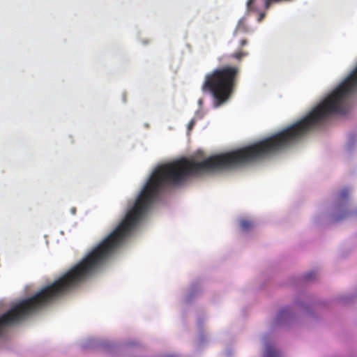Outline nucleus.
I'll use <instances>...</instances> for the list:
<instances>
[{"label": "nucleus", "mask_w": 357, "mask_h": 357, "mask_svg": "<svg viewBox=\"0 0 357 357\" xmlns=\"http://www.w3.org/2000/svg\"><path fill=\"white\" fill-rule=\"evenodd\" d=\"M235 38L239 40V46L241 47L248 44V39L246 38L242 37V36Z\"/></svg>", "instance_id": "nucleus-7"}, {"label": "nucleus", "mask_w": 357, "mask_h": 357, "mask_svg": "<svg viewBox=\"0 0 357 357\" xmlns=\"http://www.w3.org/2000/svg\"><path fill=\"white\" fill-rule=\"evenodd\" d=\"M202 100H199V104H202Z\"/></svg>", "instance_id": "nucleus-14"}, {"label": "nucleus", "mask_w": 357, "mask_h": 357, "mask_svg": "<svg viewBox=\"0 0 357 357\" xmlns=\"http://www.w3.org/2000/svg\"><path fill=\"white\" fill-rule=\"evenodd\" d=\"M240 226L242 229L247 231L252 227V222L248 220H242L240 222Z\"/></svg>", "instance_id": "nucleus-6"}, {"label": "nucleus", "mask_w": 357, "mask_h": 357, "mask_svg": "<svg viewBox=\"0 0 357 357\" xmlns=\"http://www.w3.org/2000/svg\"><path fill=\"white\" fill-rule=\"evenodd\" d=\"M194 121H191L189 123V128L191 129L192 128V126H194Z\"/></svg>", "instance_id": "nucleus-12"}, {"label": "nucleus", "mask_w": 357, "mask_h": 357, "mask_svg": "<svg viewBox=\"0 0 357 357\" xmlns=\"http://www.w3.org/2000/svg\"><path fill=\"white\" fill-rule=\"evenodd\" d=\"M257 0H248L247 2V10L248 12H257L259 11V4L257 3Z\"/></svg>", "instance_id": "nucleus-4"}, {"label": "nucleus", "mask_w": 357, "mask_h": 357, "mask_svg": "<svg viewBox=\"0 0 357 357\" xmlns=\"http://www.w3.org/2000/svg\"><path fill=\"white\" fill-rule=\"evenodd\" d=\"M346 215L344 214V215H339L336 218V220H340L341 219H342Z\"/></svg>", "instance_id": "nucleus-11"}, {"label": "nucleus", "mask_w": 357, "mask_h": 357, "mask_svg": "<svg viewBox=\"0 0 357 357\" xmlns=\"http://www.w3.org/2000/svg\"><path fill=\"white\" fill-rule=\"evenodd\" d=\"M316 274L317 273L315 271H311V272L307 273L305 275V278L306 280H311L315 277Z\"/></svg>", "instance_id": "nucleus-8"}, {"label": "nucleus", "mask_w": 357, "mask_h": 357, "mask_svg": "<svg viewBox=\"0 0 357 357\" xmlns=\"http://www.w3.org/2000/svg\"><path fill=\"white\" fill-rule=\"evenodd\" d=\"M250 31V29L245 22V19H241L234 30V36L238 37Z\"/></svg>", "instance_id": "nucleus-2"}, {"label": "nucleus", "mask_w": 357, "mask_h": 357, "mask_svg": "<svg viewBox=\"0 0 357 357\" xmlns=\"http://www.w3.org/2000/svg\"><path fill=\"white\" fill-rule=\"evenodd\" d=\"M248 55V53L247 52H245V51H243V50H239L236 52H234L231 55V57L234 58V59H236L238 61H241L242 59V58Z\"/></svg>", "instance_id": "nucleus-5"}, {"label": "nucleus", "mask_w": 357, "mask_h": 357, "mask_svg": "<svg viewBox=\"0 0 357 357\" xmlns=\"http://www.w3.org/2000/svg\"><path fill=\"white\" fill-rule=\"evenodd\" d=\"M278 351L271 344H267L264 354V357H278Z\"/></svg>", "instance_id": "nucleus-3"}, {"label": "nucleus", "mask_w": 357, "mask_h": 357, "mask_svg": "<svg viewBox=\"0 0 357 357\" xmlns=\"http://www.w3.org/2000/svg\"><path fill=\"white\" fill-rule=\"evenodd\" d=\"M265 15H266V14H265L264 13H261L259 14V18H258V21H259V22H261V21L263 20V19L264 18Z\"/></svg>", "instance_id": "nucleus-10"}, {"label": "nucleus", "mask_w": 357, "mask_h": 357, "mask_svg": "<svg viewBox=\"0 0 357 357\" xmlns=\"http://www.w3.org/2000/svg\"><path fill=\"white\" fill-rule=\"evenodd\" d=\"M286 312H287V309H283L281 310L280 314V315L284 314Z\"/></svg>", "instance_id": "nucleus-13"}, {"label": "nucleus", "mask_w": 357, "mask_h": 357, "mask_svg": "<svg viewBox=\"0 0 357 357\" xmlns=\"http://www.w3.org/2000/svg\"><path fill=\"white\" fill-rule=\"evenodd\" d=\"M340 196L342 199H347L349 196V191L347 190H343L340 192Z\"/></svg>", "instance_id": "nucleus-9"}, {"label": "nucleus", "mask_w": 357, "mask_h": 357, "mask_svg": "<svg viewBox=\"0 0 357 357\" xmlns=\"http://www.w3.org/2000/svg\"><path fill=\"white\" fill-rule=\"evenodd\" d=\"M239 74L240 68L238 66L227 65L217 68L205 75L202 91L211 93L214 106L220 107L234 93Z\"/></svg>", "instance_id": "nucleus-1"}]
</instances>
